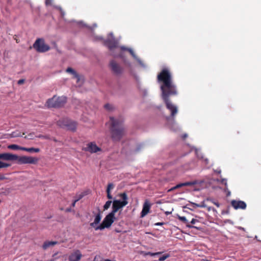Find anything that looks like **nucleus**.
Wrapping results in <instances>:
<instances>
[{
  "instance_id": "1",
  "label": "nucleus",
  "mask_w": 261,
  "mask_h": 261,
  "mask_svg": "<svg viewBox=\"0 0 261 261\" xmlns=\"http://www.w3.org/2000/svg\"><path fill=\"white\" fill-rule=\"evenodd\" d=\"M158 81L161 83L162 96L167 108L170 111L171 114L177 113V107L173 104L169 99L170 96L176 95L178 93L176 86L174 84L172 75L168 69L164 68L159 73Z\"/></svg>"
},
{
  "instance_id": "2",
  "label": "nucleus",
  "mask_w": 261,
  "mask_h": 261,
  "mask_svg": "<svg viewBox=\"0 0 261 261\" xmlns=\"http://www.w3.org/2000/svg\"><path fill=\"white\" fill-rule=\"evenodd\" d=\"M109 125L111 137L113 141H119L125 134V128L121 120L110 117L107 123Z\"/></svg>"
},
{
  "instance_id": "3",
  "label": "nucleus",
  "mask_w": 261,
  "mask_h": 261,
  "mask_svg": "<svg viewBox=\"0 0 261 261\" xmlns=\"http://www.w3.org/2000/svg\"><path fill=\"white\" fill-rule=\"evenodd\" d=\"M66 102L67 97L66 96L54 95L46 101L45 106L48 108H60L63 107Z\"/></svg>"
},
{
  "instance_id": "4",
  "label": "nucleus",
  "mask_w": 261,
  "mask_h": 261,
  "mask_svg": "<svg viewBox=\"0 0 261 261\" xmlns=\"http://www.w3.org/2000/svg\"><path fill=\"white\" fill-rule=\"evenodd\" d=\"M120 197L122 198L123 201H121L119 200H115L113 201L112 211L111 213L114 215L120 208L127 204V196L125 193H123L120 194Z\"/></svg>"
},
{
  "instance_id": "5",
  "label": "nucleus",
  "mask_w": 261,
  "mask_h": 261,
  "mask_svg": "<svg viewBox=\"0 0 261 261\" xmlns=\"http://www.w3.org/2000/svg\"><path fill=\"white\" fill-rule=\"evenodd\" d=\"M57 124L60 127L65 128L72 132L75 131L77 126L76 122L67 119L59 120L57 122Z\"/></svg>"
},
{
  "instance_id": "6",
  "label": "nucleus",
  "mask_w": 261,
  "mask_h": 261,
  "mask_svg": "<svg viewBox=\"0 0 261 261\" xmlns=\"http://www.w3.org/2000/svg\"><path fill=\"white\" fill-rule=\"evenodd\" d=\"M115 218V215L112 213H109L106 216L102 222L99 225L95 227V230H102L105 228L110 227L114 221Z\"/></svg>"
},
{
  "instance_id": "7",
  "label": "nucleus",
  "mask_w": 261,
  "mask_h": 261,
  "mask_svg": "<svg viewBox=\"0 0 261 261\" xmlns=\"http://www.w3.org/2000/svg\"><path fill=\"white\" fill-rule=\"evenodd\" d=\"M33 47L39 53H44L49 50L50 47L42 38L37 39L33 44Z\"/></svg>"
},
{
  "instance_id": "8",
  "label": "nucleus",
  "mask_w": 261,
  "mask_h": 261,
  "mask_svg": "<svg viewBox=\"0 0 261 261\" xmlns=\"http://www.w3.org/2000/svg\"><path fill=\"white\" fill-rule=\"evenodd\" d=\"M16 161L19 164H36L38 162V159L32 156H19L17 155Z\"/></svg>"
},
{
  "instance_id": "9",
  "label": "nucleus",
  "mask_w": 261,
  "mask_h": 261,
  "mask_svg": "<svg viewBox=\"0 0 261 261\" xmlns=\"http://www.w3.org/2000/svg\"><path fill=\"white\" fill-rule=\"evenodd\" d=\"M83 255L80 250L74 249L69 254L68 259L69 261H80Z\"/></svg>"
},
{
  "instance_id": "10",
  "label": "nucleus",
  "mask_w": 261,
  "mask_h": 261,
  "mask_svg": "<svg viewBox=\"0 0 261 261\" xmlns=\"http://www.w3.org/2000/svg\"><path fill=\"white\" fill-rule=\"evenodd\" d=\"M110 67L112 72L116 75H119L122 73L123 69L114 60L110 62Z\"/></svg>"
},
{
  "instance_id": "11",
  "label": "nucleus",
  "mask_w": 261,
  "mask_h": 261,
  "mask_svg": "<svg viewBox=\"0 0 261 261\" xmlns=\"http://www.w3.org/2000/svg\"><path fill=\"white\" fill-rule=\"evenodd\" d=\"M104 44L108 47L110 50H112L118 47V42L113 36L105 40Z\"/></svg>"
},
{
  "instance_id": "12",
  "label": "nucleus",
  "mask_w": 261,
  "mask_h": 261,
  "mask_svg": "<svg viewBox=\"0 0 261 261\" xmlns=\"http://www.w3.org/2000/svg\"><path fill=\"white\" fill-rule=\"evenodd\" d=\"M17 155L10 153H0V160L5 161H16Z\"/></svg>"
},
{
  "instance_id": "13",
  "label": "nucleus",
  "mask_w": 261,
  "mask_h": 261,
  "mask_svg": "<svg viewBox=\"0 0 261 261\" xmlns=\"http://www.w3.org/2000/svg\"><path fill=\"white\" fill-rule=\"evenodd\" d=\"M84 150L94 153L99 151L100 148L94 143L91 142L87 144V147L84 148Z\"/></svg>"
},
{
  "instance_id": "14",
  "label": "nucleus",
  "mask_w": 261,
  "mask_h": 261,
  "mask_svg": "<svg viewBox=\"0 0 261 261\" xmlns=\"http://www.w3.org/2000/svg\"><path fill=\"white\" fill-rule=\"evenodd\" d=\"M151 204L148 200H146L143 204V209L141 213V217L143 218L149 213Z\"/></svg>"
},
{
  "instance_id": "15",
  "label": "nucleus",
  "mask_w": 261,
  "mask_h": 261,
  "mask_svg": "<svg viewBox=\"0 0 261 261\" xmlns=\"http://www.w3.org/2000/svg\"><path fill=\"white\" fill-rule=\"evenodd\" d=\"M231 204L234 209L245 208V202L244 201L233 200L231 201Z\"/></svg>"
},
{
  "instance_id": "16",
  "label": "nucleus",
  "mask_w": 261,
  "mask_h": 261,
  "mask_svg": "<svg viewBox=\"0 0 261 261\" xmlns=\"http://www.w3.org/2000/svg\"><path fill=\"white\" fill-rule=\"evenodd\" d=\"M98 210V213L96 215L95 218L94 219V221L93 222L91 223L90 224V225L95 228L97 226H96L99 223L101 219V212L100 211V209L99 208H97Z\"/></svg>"
},
{
  "instance_id": "17",
  "label": "nucleus",
  "mask_w": 261,
  "mask_h": 261,
  "mask_svg": "<svg viewBox=\"0 0 261 261\" xmlns=\"http://www.w3.org/2000/svg\"><path fill=\"white\" fill-rule=\"evenodd\" d=\"M58 244V242L57 241H46L44 243L42 247L43 249L46 250L49 247L53 246Z\"/></svg>"
},
{
  "instance_id": "18",
  "label": "nucleus",
  "mask_w": 261,
  "mask_h": 261,
  "mask_svg": "<svg viewBox=\"0 0 261 261\" xmlns=\"http://www.w3.org/2000/svg\"><path fill=\"white\" fill-rule=\"evenodd\" d=\"M178 219L179 220H180L181 221H182L184 223H185L186 224V226L187 227H188L189 228H197V227L194 226H192V225H190L188 221L187 220V219H186V218L185 217L178 216Z\"/></svg>"
},
{
  "instance_id": "19",
  "label": "nucleus",
  "mask_w": 261,
  "mask_h": 261,
  "mask_svg": "<svg viewBox=\"0 0 261 261\" xmlns=\"http://www.w3.org/2000/svg\"><path fill=\"white\" fill-rule=\"evenodd\" d=\"M66 72L72 74L73 75V77L77 79V82L80 80V76L77 72L71 67H68L66 69Z\"/></svg>"
},
{
  "instance_id": "20",
  "label": "nucleus",
  "mask_w": 261,
  "mask_h": 261,
  "mask_svg": "<svg viewBox=\"0 0 261 261\" xmlns=\"http://www.w3.org/2000/svg\"><path fill=\"white\" fill-rule=\"evenodd\" d=\"M197 184V182L196 181H188V182H185L183 183H180L176 186V188H181L184 186H191Z\"/></svg>"
},
{
  "instance_id": "21",
  "label": "nucleus",
  "mask_w": 261,
  "mask_h": 261,
  "mask_svg": "<svg viewBox=\"0 0 261 261\" xmlns=\"http://www.w3.org/2000/svg\"><path fill=\"white\" fill-rule=\"evenodd\" d=\"M20 150L27 151H28L30 152H39L40 151L39 148H33V147L25 148V147H21V148H20Z\"/></svg>"
},
{
  "instance_id": "22",
  "label": "nucleus",
  "mask_w": 261,
  "mask_h": 261,
  "mask_svg": "<svg viewBox=\"0 0 261 261\" xmlns=\"http://www.w3.org/2000/svg\"><path fill=\"white\" fill-rule=\"evenodd\" d=\"M205 200L203 201L200 204H197L196 203L194 202H191V204L192 205L193 208H195L196 207H207V205L205 204Z\"/></svg>"
},
{
  "instance_id": "23",
  "label": "nucleus",
  "mask_w": 261,
  "mask_h": 261,
  "mask_svg": "<svg viewBox=\"0 0 261 261\" xmlns=\"http://www.w3.org/2000/svg\"><path fill=\"white\" fill-rule=\"evenodd\" d=\"M104 108L109 112H114V110H115V107L113 105L109 104V103L106 104L104 106Z\"/></svg>"
},
{
  "instance_id": "24",
  "label": "nucleus",
  "mask_w": 261,
  "mask_h": 261,
  "mask_svg": "<svg viewBox=\"0 0 261 261\" xmlns=\"http://www.w3.org/2000/svg\"><path fill=\"white\" fill-rule=\"evenodd\" d=\"M21 147L16 145V144H11L8 146V148L10 149H13V150H20V148Z\"/></svg>"
},
{
  "instance_id": "25",
  "label": "nucleus",
  "mask_w": 261,
  "mask_h": 261,
  "mask_svg": "<svg viewBox=\"0 0 261 261\" xmlns=\"http://www.w3.org/2000/svg\"><path fill=\"white\" fill-rule=\"evenodd\" d=\"M121 50H128V51L129 52V53L130 54V55H132L134 58H136V55H135V54L134 52L133 51V50L132 49H130V48H126V47H123V46L121 47Z\"/></svg>"
},
{
  "instance_id": "26",
  "label": "nucleus",
  "mask_w": 261,
  "mask_h": 261,
  "mask_svg": "<svg viewBox=\"0 0 261 261\" xmlns=\"http://www.w3.org/2000/svg\"><path fill=\"white\" fill-rule=\"evenodd\" d=\"M2 161V160H0V169L3 168H7L11 166L10 164L3 162Z\"/></svg>"
},
{
  "instance_id": "27",
  "label": "nucleus",
  "mask_w": 261,
  "mask_h": 261,
  "mask_svg": "<svg viewBox=\"0 0 261 261\" xmlns=\"http://www.w3.org/2000/svg\"><path fill=\"white\" fill-rule=\"evenodd\" d=\"M111 203H112V201H111V200L107 201L103 206V210H108L111 206Z\"/></svg>"
},
{
  "instance_id": "28",
  "label": "nucleus",
  "mask_w": 261,
  "mask_h": 261,
  "mask_svg": "<svg viewBox=\"0 0 261 261\" xmlns=\"http://www.w3.org/2000/svg\"><path fill=\"white\" fill-rule=\"evenodd\" d=\"M170 256V255L168 254H166L164 255L163 256L160 257L159 259V261H164L165 259H166L167 258H168Z\"/></svg>"
},
{
  "instance_id": "29",
  "label": "nucleus",
  "mask_w": 261,
  "mask_h": 261,
  "mask_svg": "<svg viewBox=\"0 0 261 261\" xmlns=\"http://www.w3.org/2000/svg\"><path fill=\"white\" fill-rule=\"evenodd\" d=\"M34 136V133H32L29 134L28 136L24 137L25 138L28 139H33Z\"/></svg>"
},
{
  "instance_id": "30",
  "label": "nucleus",
  "mask_w": 261,
  "mask_h": 261,
  "mask_svg": "<svg viewBox=\"0 0 261 261\" xmlns=\"http://www.w3.org/2000/svg\"><path fill=\"white\" fill-rule=\"evenodd\" d=\"M114 184L112 183H110L108 185L107 190H109L111 191L112 189H113L114 188Z\"/></svg>"
},
{
  "instance_id": "31",
  "label": "nucleus",
  "mask_w": 261,
  "mask_h": 261,
  "mask_svg": "<svg viewBox=\"0 0 261 261\" xmlns=\"http://www.w3.org/2000/svg\"><path fill=\"white\" fill-rule=\"evenodd\" d=\"M110 190H107V197L109 199H112L113 198L111 194Z\"/></svg>"
},
{
  "instance_id": "32",
  "label": "nucleus",
  "mask_w": 261,
  "mask_h": 261,
  "mask_svg": "<svg viewBox=\"0 0 261 261\" xmlns=\"http://www.w3.org/2000/svg\"><path fill=\"white\" fill-rule=\"evenodd\" d=\"M221 183L223 184L226 187H227V182L226 179L225 178H223L221 180ZM227 190V187L225 188V191Z\"/></svg>"
},
{
  "instance_id": "33",
  "label": "nucleus",
  "mask_w": 261,
  "mask_h": 261,
  "mask_svg": "<svg viewBox=\"0 0 261 261\" xmlns=\"http://www.w3.org/2000/svg\"><path fill=\"white\" fill-rule=\"evenodd\" d=\"M161 253H162V252H155V253H151V252H149L147 253V254H149L151 256H154L156 255L160 254Z\"/></svg>"
},
{
  "instance_id": "34",
  "label": "nucleus",
  "mask_w": 261,
  "mask_h": 261,
  "mask_svg": "<svg viewBox=\"0 0 261 261\" xmlns=\"http://www.w3.org/2000/svg\"><path fill=\"white\" fill-rule=\"evenodd\" d=\"M12 136L13 137H17L20 136V133H17V134H15V133H13L12 134Z\"/></svg>"
},
{
  "instance_id": "35",
  "label": "nucleus",
  "mask_w": 261,
  "mask_h": 261,
  "mask_svg": "<svg viewBox=\"0 0 261 261\" xmlns=\"http://www.w3.org/2000/svg\"><path fill=\"white\" fill-rule=\"evenodd\" d=\"M39 138L45 139H48L49 137L47 136H43V135H39L38 136Z\"/></svg>"
},
{
  "instance_id": "36",
  "label": "nucleus",
  "mask_w": 261,
  "mask_h": 261,
  "mask_svg": "<svg viewBox=\"0 0 261 261\" xmlns=\"http://www.w3.org/2000/svg\"><path fill=\"white\" fill-rule=\"evenodd\" d=\"M24 80H23V79H21V80H19L18 81L17 83H18V84H19V85H21V84H23V83H24Z\"/></svg>"
},
{
  "instance_id": "37",
  "label": "nucleus",
  "mask_w": 261,
  "mask_h": 261,
  "mask_svg": "<svg viewBox=\"0 0 261 261\" xmlns=\"http://www.w3.org/2000/svg\"><path fill=\"white\" fill-rule=\"evenodd\" d=\"M206 207H207V211H209V212L212 211V210L213 211H216V210L214 208H213V207H210V206H208V207L207 206Z\"/></svg>"
},
{
  "instance_id": "38",
  "label": "nucleus",
  "mask_w": 261,
  "mask_h": 261,
  "mask_svg": "<svg viewBox=\"0 0 261 261\" xmlns=\"http://www.w3.org/2000/svg\"><path fill=\"white\" fill-rule=\"evenodd\" d=\"M196 222H198V220H196V219H193L191 221V224H195Z\"/></svg>"
},
{
  "instance_id": "39",
  "label": "nucleus",
  "mask_w": 261,
  "mask_h": 261,
  "mask_svg": "<svg viewBox=\"0 0 261 261\" xmlns=\"http://www.w3.org/2000/svg\"><path fill=\"white\" fill-rule=\"evenodd\" d=\"M79 199H77L76 200H75L72 203V206L74 207L75 206V204L77 201H78Z\"/></svg>"
},
{
  "instance_id": "40",
  "label": "nucleus",
  "mask_w": 261,
  "mask_h": 261,
  "mask_svg": "<svg viewBox=\"0 0 261 261\" xmlns=\"http://www.w3.org/2000/svg\"><path fill=\"white\" fill-rule=\"evenodd\" d=\"M205 201H211L212 203H213V202H215V201L213 200V199H211V198H206L205 199Z\"/></svg>"
},
{
  "instance_id": "41",
  "label": "nucleus",
  "mask_w": 261,
  "mask_h": 261,
  "mask_svg": "<svg viewBox=\"0 0 261 261\" xmlns=\"http://www.w3.org/2000/svg\"><path fill=\"white\" fill-rule=\"evenodd\" d=\"M215 205H216L218 207L220 206V204L218 202H213Z\"/></svg>"
},
{
  "instance_id": "42",
  "label": "nucleus",
  "mask_w": 261,
  "mask_h": 261,
  "mask_svg": "<svg viewBox=\"0 0 261 261\" xmlns=\"http://www.w3.org/2000/svg\"><path fill=\"white\" fill-rule=\"evenodd\" d=\"M164 224V223H163V222H158V223H156L155 224V225H156V226H158V225H163Z\"/></svg>"
},
{
  "instance_id": "43",
  "label": "nucleus",
  "mask_w": 261,
  "mask_h": 261,
  "mask_svg": "<svg viewBox=\"0 0 261 261\" xmlns=\"http://www.w3.org/2000/svg\"><path fill=\"white\" fill-rule=\"evenodd\" d=\"M177 188H176V186H175V187H174L172 188L171 189H169V190H168V192H170V191H173V190H175V189H177Z\"/></svg>"
},
{
  "instance_id": "44",
  "label": "nucleus",
  "mask_w": 261,
  "mask_h": 261,
  "mask_svg": "<svg viewBox=\"0 0 261 261\" xmlns=\"http://www.w3.org/2000/svg\"><path fill=\"white\" fill-rule=\"evenodd\" d=\"M188 137V135L187 134H184L182 136V138L183 139H185L187 137Z\"/></svg>"
},
{
  "instance_id": "45",
  "label": "nucleus",
  "mask_w": 261,
  "mask_h": 261,
  "mask_svg": "<svg viewBox=\"0 0 261 261\" xmlns=\"http://www.w3.org/2000/svg\"><path fill=\"white\" fill-rule=\"evenodd\" d=\"M166 214L167 215L170 214H171V212H166Z\"/></svg>"
},
{
  "instance_id": "46",
  "label": "nucleus",
  "mask_w": 261,
  "mask_h": 261,
  "mask_svg": "<svg viewBox=\"0 0 261 261\" xmlns=\"http://www.w3.org/2000/svg\"><path fill=\"white\" fill-rule=\"evenodd\" d=\"M66 211H67V212H70V211H71V210H70V208H67V209L66 210Z\"/></svg>"
},
{
  "instance_id": "47",
  "label": "nucleus",
  "mask_w": 261,
  "mask_h": 261,
  "mask_svg": "<svg viewBox=\"0 0 261 261\" xmlns=\"http://www.w3.org/2000/svg\"><path fill=\"white\" fill-rule=\"evenodd\" d=\"M230 192L229 191H228L227 196L230 195Z\"/></svg>"
},
{
  "instance_id": "48",
  "label": "nucleus",
  "mask_w": 261,
  "mask_h": 261,
  "mask_svg": "<svg viewBox=\"0 0 261 261\" xmlns=\"http://www.w3.org/2000/svg\"><path fill=\"white\" fill-rule=\"evenodd\" d=\"M173 116H174V115H170V117H171V118H172V117H173Z\"/></svg>"
},
{
  "instance_id": "49",
  "label": "nucleus",
  "mask_w": 261,
  "mask_h": 261,
  "mask_svg": "<svg viewBox=\"0 0 261 261\" xmlns=\"http://www.w3.org/2000/svg\"><path fill=\"white\" fill-rule=\"evenodd\" d=\"M218 172L220 173L221 172V171H218Z\"/></svg>"
}]
</instances>
